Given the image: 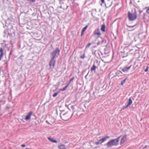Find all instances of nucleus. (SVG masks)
<instances>
[{
    "label": "nucleus",
    "mask_w": 149,
    "mask_h": 149,
    "mask_svg": "<svg viewBox=\"0 0 149 149\" xmlns=\"http://www.w3.org/2000/svg\"><path fill=\"white\" fill-rule=\"evenodd\" d=\"M60 51V50L58 48H56L55 50L51 52V58L56 59L59 55Z\"/></svg>",
    "instance_id": "obj_1"
},
{
    "label": "nucleus",
    "mask_w": 149,
    "mask_h": 149,
    "mask_svg": "<svg viewBox=\"0 0 149 149\" xmlns=\"http://www.w3.org/2000/svg\"><path fill=\"white\" fill-rule=\"evenodd\" d=\"M121 136L118 137L116 139L112 140L108 142L107 143L108 147H110L113 146H116L118 144L119 139Z\"/></svg>",
    "instance_id": "obj_2"
},
{
    "label": "nucleus",
    "mask_w": 149,
    "mask_h": 149,
    "mask_svg": "<svg viewBox=\"0 0 149 149\" xmlns=\"http://www.w3.org/2000/svg\"><path fill=\"white\" fill-rule=\"evenodd\" d=\"M128 17L129 20L130 21H132L135 20L137 18L136 13H131L129 11L128 13Z\"/></svg>",
    "instance_id": "obj_3"
},
{
    "label": "nucleus",
    "mask_w": 149,
    "mask_h": 149,
    "mask_svg": "<svg viewBox=\"0 0 149 149\" xmlns=\"http://www.w3.org/2000/svg\"><path fill=\"white\" fill-rule=\"evenodd\" d=\"M60 116L63 120L65 121L68 120L71 117L69 113L67 112L65 113H63L62 112H61L60 114Z\"/></svg>",
    "instance_id": "obj_4"
},
{
    "label": "nucleus",
    "mask_w": 149,
    "mask_h": 149,
    "mask_svg": "<svg viewBox=\"0 0 149 149\" xmlns=\"http://www.w3.org/2000/svg\"><path fill=\"white\" fill-rule=\"evenodd\" d=\"M51 59L49 62V66L51 69L53 68L55 66V64L56 62V59L51 58Z\"/></svg>",
    "instance_id": "obj_5"
},
{
    "label": "nucleus",
    "mask_w": 149,
    "mask_h": 149,
    "mask_svg": "<svg viewBox=\"0 0 149 149\" xmlns=\"http://www.w3.org/2000/svg\"><path fill=\"white\" fill-rule=\"evenodd\" d=\"M121 139L120 140V144L121 145H122L125 143L126 142L127 140V136L126 135H125L123 136H120Z\"/></svg>",
    "instance_id": "obj_6"
},
{
    "label": "nucleus",
    "mask_w": 149,
    "mask_h": 149,
    "mask_svg": "<svg viewBox=\"0 0 149 149\" xmlns=\"http://www.w3.org/2000/svg\"><path fill=\"white\" fill-rule=\"evenodd\" d=\"M93 34L95 37L97 38L99 37L101 35L100 29H98L95 30L93 32Z\"/></svg>",
    "instance_id": "obj_7"
},
{
    "label": "nucleus",
    "mask_w": 149,
    "mask_h": 149,
    "mask_svg": "<svg viewBox=\"0 0 149 149\" xmlns=\"http://www.w3.org/2000/svg\"><path fill=\"white\" fill-rule=\"evenodd\" d=\"M33 113L32 111L29 112L26 116L25 119L26 120H28L30 119L31 116Z\"/></svg>",
    "instance_id": "obj_8"
},
{
    "label": "nucleus",
    "mask_w": 149,
    "mask_h": 149,
    "mask_svg": "<svg viewBox=\"0 0 149 149\" xmlns=\"http://www.w3.org/2000/svg\"><path fill=\"white\" fill-rule=\"evenodd\" d=\"M131 66L132 65H130L128 67H125L122 69V71L123 72H127L130 69Z\"/></svg>",
    "instance_id": "obj_9"
},
{
    "label": "nucleus",
    "mask_w": 149,
    "mask_h": 149,
    "mask_svg": "<svg viewBox=\"0 0 149 149\" xmlns=\"http://www.w3.org/2000/svg\"><path fill=\"white\" fill-rule=\"evenodd\" d=\"M132 103V101L131 98H130L128 100V101L127 105L125 107V108H127Z\"/></svg>",
    "instance_id": "obj_10"
},
{
    "label": "nucleus",
    "mask_w": 149,
    "mask_h": 149,
    "mask_svg": "<svg viewBox=\"0 0 149 149\" xmlns=\"http://www.w3.org/2000/svg\"><path fill=\"white\" fill-rule=\"evenodd\" d=\"M0 61H1L3 56V52L2 47H1L0 49Z\"/></svg>",
    "instance_id": "obj_11"
},
{
    "label": "nucleus",
    "mask_w": 149,
    "mask_h": 149,
    "mask_svg": "<svg viewBox=\"0 0 149 149\" xmlns=\"http://www.w3.org/2000/svg\"><path fill=\"white\" fill-rule=\"evenodd\" d=\"M59 149H66L65 146L63 144H61L58 146Z\"/></svg>",
    "instance_id": "obj_12"
},
{
    "label": "nucleus",
    "mask_w": 149,
    "mask_h": 149,
    "mask_svg": "<svg viewBox=\"0 0 149 149\" xmlns=\"http://www.w3.org/2000/svg\"><path fill=\"white\" fill-rule=\"evenodd\" d=\"M102 142V138L99 141L95 142V143L98 145L100 144Z\"/></svg>",
    "instance_id": "obj_13"
},
{
    "label": "nucleus",
    "mask_w": 149,
    "mask_h": 149,
    "mask_svg": "<svg viewBox=\"0 0 149 149\" xmlns=\"http://www.w3.org/2000/svg\"><path fill=\"white\" fill-rule=\"evenodd\" d=\"M48 139L50 141L53 143H56L57 142V140L53 139L51 138L50 137H48Z\"/></svg>",
    "instance_id": "obj_14"
},
{
    "label": "nucleus",
    "mask_w": 149,
    "mask_h": 149,
    "mask_svg": "<svg viewBox=\"0 0 149 149\" xmlns=\"http://www.w3.org/2000/svg\"><path fill=\"white\" fill-rule=\"evenodd\" d=\"M88 26V25H87L85 27H84L82 30V34H83V33L86 30Z\"/></svg>",
    "instance_id": "obj_15"
},
{
    "label": "nucleus",
    "mask_w": 149,
    "mask_h": 149,
    "mask_svg": "<svg viewBox=\"0 0 149 149\" xmlns=\"http://www.w3.org/2000/svg\"><path fill=\"white\" fill-rule=\"evenodd\" d=\"M96 68V67L95 65V64H93V65L92 67L91 68V71H93L95 70V69Z\"/></svg>",
    "instance_id": "obj_16"
},
{
    "label": "nucleus",
    "mask_w": 149,
    "mask_h": 149,
    "mask_svg": "<svg viewBox=\"0 0 149 149\" xmlns=\"http://www.w3.org/2000/svg\"><path fill=\"white\" fill-rule=\"evenodd\" d=\"M135 51L133 50H131L130 51V54L131 55H133L135 54Z\"/></svg>",
    "instance_id": "obj_17"
},
{
    "label": "nucleus",
    "mask_w": 149,
    "mask_h": 149,
    "mask_svg": "<svg viewBox=\"0 0 149 149\" xmlns=\"http://www.w3.org/2000/svg\"><path fill=\"white\" fill-rule=\"evenodd\" d=\"M69 85L67 84V85L63 88L61 89L60 90L62 91H64L68 87Z\"/></svg>",
    "instance_id": "obj_18"
},
{
    "label": "nucleus",
    "mask_w": 149,
    "mask_h": 149,
    "mask_svg": "<svg viewBox=\"0 0 149 149\" xmlns=\"http://www.w3.org/2000/svg\"><path fill=\"white\" fill-rule=\"evenodd\" d=\"M127 79V78H126L125 79L121 82V85H123L125 82L126 80Z\"/></svg>",
    "instance_id": "obj_19"
},
{
    "label": "nucleus",
    "mask_w": 149,
    "mask_h": 149,
    "mask_svg": "<svg viewBox=\"0 0 149 149\" xmlns=\"http://www.w3.org/2000/svg\"><path fill=\"white\" fill-rule=\"evenodd\" d=\"M74 79V77H73L72 78H71L70 79V80L69 82H68V83L67 84L68 85H69V84H70V83H71V82Z\"/></svg>",
    "instance_id": "obj_20"
},
{
    "label": "nucleus",
    "mask_w": 149,
    "mask_h": 149,
    "mask_svg": "<svg viewBox=\"0 0 149 149\" xmlns=\"http://www.w3.org/2000/svg\"><path fill=\"white\" fill-rule=\"evenodd\" d=\"M109 136H106L104 138H103V142L106 140L107 139H109Z\"/></svg>",
    "instance_id": "obj_21"
},
{
    "label": "nucleus",
    "mask_w": 149,
    "mask_h": 149,
    "mask_svg": "<svg viewBox=\"0 0 149 149\" xmlns=\"http://www.w3.org/2000/svg\"><path fill=\"white\" fill-rule=\"evenodd\" d=\"M145 9H147L146 13L148 14H149V7H145Z\"/></svg>",
    "instance_id": "obj_22"
},
{
    "label": "nucleus",
    "mask_w": 149,
    "mask_h": 149,
    "mask_svg": "<svg viewBox=\"0 0 149 149\" xmlns=\"http://www.w3.org/2000/svg\"><path fill=\"white\" fill-rule=\"evenodd\" d=\"M58 94V92H56V93H55L53 95V97H55Z\"/></svg>",
    "instance_id": "obj_23"
},
{
    "label": "nucleus",
    "mask_w": 149,
    "mask_h": 149,
    "mask_svg": "<svg viewBox=\"0 0 149 149\" xmlns=\"http://www.w3.org/2000/svg\"><path fill=\"white\" fill-rule=\"evenodd\" d=\"M148 68H149L148 66H147L146 67V69L144 70V71L145 72H148Z\"/></svg>",
    "instance_id": "obj_24"
},
{
    "label": "nucleus",
    "mask_w": 149,
    "mask_h": 149,
    "mask_svg": "<svg viewBox=\"0 0 149 149\" xmlns=\"http://www.w3.org/2000/svg\"><path fill=\"white\" fill-rule=\"evenodd\" d=\"M91 45V43H89L86 46V49L87 48H88Z\"/></svg>",
    "instance_id": "obj_25"
},
{
    "label": "nucleus",
    "mask_w": 149,
    "mask_h": 149,
    "mask_svg": "<svg viewBox=\"0 0 149 149\" xmlns=\"http://www.w3.org/2000/svg\"><path fill=\"white\" fill-rule=\"evenodd\" d=\"M85 57V54H83L82 56H81L80 58L82 59H84Z\"/></svg>",
    "instance_id": "obj_26"
},
{
    "label": "nucleus",
    "mask_w": 149,
    "mask_h": 149,
    "mask_svg": "<svg viewBox=\"0 0 149 149\" xmlns=\"http://www.w3.org/2000/svg\"><path fill=\"white\" fill-rule=\"evenodd\" d=\"M105 25L103 24V32L105 31Z\"/></svg>",
    "instance_id": "obj_27"
},
{
    "label": "nucleus",
    "mask_w": 149,
    "mask_h": 149,
    "mask_svg": "<svg viewBox=\"0 0 149 149\" xmlns=\"http://www.w3.org/2000/svg\"><path fill=\"white\" fill-rule=\"evenodd\" d=\"M27 1H29L32 2H34L36 1V0H27Z\"/></svg>",
    "instance_id": "obj_28"
},
{
    "label": "nucleus",
    "mask_w": 149,
    "mask_h": 149,
    "mask_svg": "<svg viewBox=\"0 0 149 149\" xmlns=\"http://www.w3.org/2000/svg\"><path fill=\"white\" fill-rule=\"evenodd\" d=\"M21 146L22 147H25V144H22L21 145Z\"/></svg>",
    "instance_id": "obj_29"
},
{
    "label": "nucleus",
    "mask_w": 149,
    "mask_h": 149,
    "mask_svg": "<svg viewBox=\"0 0 149 149\" xmlns=\"http://www.w3.org/2000/svg\"><path fill=\"white\" fill-rule=\"evenodd\" d=\"M54 120H53V122L49 123V124L50 125H51L52 124H53V123L54 122Z\"/></svg>",
    "instance_id": "obj_30"
},
{
    "label": "nucleus",
    "mask_w": 149,
    "mask_h": 149,
    "mask_svg": "<svg viewBox=\"0 0 149 149\" xmlns=\"http://www.w3.org/2000/svg\"><path fill=\"white\" fill-rule=\"evenodd\" d=\"M77 111H74L72 113V114H76V113H77Z\"/></svg>",
    "instance_id": "obj_31"
},
{
    "label": "nucleus",
    "mask_w": 149,
    "mask_h": 149,
    "mask_svg": "<svg viewBox=\"0 0 149 149\" xmlns=\"http://www.w3.org/2000/svg\"><path fill=\"white\" fill-rule=\"evenodd\" d=\"M100 29H101V31H102V29H103V28H102V25H101V27Z\"/></svg>",
    "instance_id": "obj_32"
},
{
    "label": "nucleus",
    "mask_w": 149,
    "mask_h": 149,
    "mask_svg": "<svg viewBox=\"0 0 149 149\" xmlns=\"http://www.w3.org/2000/svg\"><path fill=\"white\" fill-rule=\"evenodd\" d=\"M74 107L73 106H72L71 107V108L73 110H74Z\"/></svg>",
    "instance_id": "obj_33"
},
{
    "label": "nucleus",
    "mask_w": 149,
    "mask_h": 149,
    "mask_svg": "<svg viewBox=\"0 0 149 149\" xmlns=\"http://www.w3.org/2000/svg\"><path fill=\"white\" fill-rule=\"evenodd\" d=\"M134 26H128L129 27H133Z\"/></svg>",
    "instance_id": "obj_34"
},
{
    "label": "nucleus",
    "mask_w": 149,
    "mask_h": 149,
    "mask_svg": "<svg viewBox=\"0 0 149 149\" xmlns=\"http://www.w3.org/2000/svg\"><path fill=\"white\" fill-rule=\"evenodd\" d=\"M26 149H31L29 148H26Z\"/></svg>",
    "instance_id": "obj_35"
},
{
    "label": "nucleus",
    "mask_w": 149,
    "mask_h": 149,
    "mask_svg": "<svg viewBox=\"0 0 149 149\" xmlns=\"http://www.w3.org/2000/svg\"><path fill=\"white\" fill-rule=\"evenodd\" d=\"M102 3V0H101Z\"/></svg>",
    "instance_id": "obj_36"
},
{
    "label": "nucleus",
    "mask_w": 149,
    "mask_h": 149,
    "mask_svg": "<svg viewBox=\"0 0 149 149\" xmlns=\"http://www.w3.org/2000/svg\"><path fill=\"white\" fill-rule=\"evenodd\" d=\"M83 35V34H82V33H81V35L82 36Z\"/></svg>",
    "instance_id": "obj_37"
},
{
    "label": "nucleus",
    "mask_w": 149,
    "mask_h": 149,
    "mask_svg": "<svg viewBox=\"0 0 149 149\" xmlns=\"http://www.w3.org/2000/svg\"><path fill=\"white\" fill-rule=\"evenodd\" d=\"M103 3H104V0H103Z\"/></svg>",
    "instance_id": "obj_38"
},
{
    "label": "nucleus",
    "mask_w": 149,
    "mask_h": 149,
    "mask_svg": "<svg viewBox=\"0 0 149 149\" xmlns=\"http://www.w3.org/2000/svg\"><path fill=\"white\" fill-rule=\"evenodd\" d=\"M100 4L101 6H102V3H101Z\"/></svg>",
    "instance_id": "obj_39"
},
{
    "label": "nucleus",
    "mask_w": 149,
    "mask_h": 149,
    "mask_svg": "<svg viewBox=\"0 0 149 149\" xmlns=\"http://www.w3.org/2000/svg\"><path fill=\"white\" fill-rule=\"evenodd\" d=\"M56 111V113H57V111Z\"/></svg>",
    "instance_id": "obj_40"
}]
</instances>
